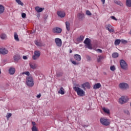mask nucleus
I'll list each match as a JSON object with an SVG mask.
<instances>
[{
    "instance_id": "1",
    "label": "nucleus",
    "mask_w": 131,
    "mask_h": 131,
    "mask_svg": "<svg viewBox=\"0 0 131 131\" xmlns=\"http://www.w3.org/2000/svg\"><path fill=\"white\" fill-rule=\"evenodd\" d=\"M73 90H74L75 92L77 93V94L78 96H79V97H83L84 96H85V92L79 87L74 86L73 87Z\"/></svg>"
},
{
    "instance_id": "2",
    "label": "nucleus",
    "mask_w": 131,
    "mask_h": 131,
    "mask_svg": "<svg viewBox=\"0 0 131 131\" xmlns=\"http://www.w3.org/2000/svg\"><path fill=\"white\" fill-rule=\"evenodd\" d=\"M26 84L28 86L32 88L34 85V82L33 81V78L31 76H28L26 78Z\"/></svg>"
},
{
    "instance_id": "3",
    "label": "nucleus",
    "mask_w": 131,
    "mask_h": 131,
    "mask_svg": "<svg viewBox=\"0 0 131 131\" xmlns=\"http://www.w3.org/2000/svg\"><path fill=\"white\" fill-rule=\"evenodd\" d=\"M100 122L102 124V125H105V126H108L110 125V120L105 118H101L100 119Z\"/></svg>"
},
{
    "instance_id": "4",
    "label": "nucleus",
    "mask_w": 131,
    "mask_h": 131,
    "mask_svg": "<svg viewBox=\"0 0 131 131\" xmlns=\"http://www.w3.org/2000/svg\"><path fill=\"white\" fill-rule=\"evenodd\" d=\"M120 65L121 66V68L123 69V70H127L128 69V66L127 63L124 60L122 59L120 61Z\"/></svg>"
},
{
    "instance_id": "5",
    "label": "nucleus",
    "mask_w": 131,
    "mask_h": 131,
    "mask_svg": "<svg viewBox=\"0 0 131 131\" xmlns=\"http://www.w3.org/2000/svg\"><path fill=\"white\" fill-rule=\"evenodd\" d=\"M119 88L121 90H125L129 89V86L128 85V84H127V83L122 82L119 84Z\"/></svg>"
},
{
    "instance_id": "6",
    "label": "nucleus",
    "mask_w": 131,
    "mask_h": 131,
    "mask_svg": "<svg viewBox=\"0 0 131 131\" xmlns=\"http://www.w3.org/2000/svg\"><path fill=\"white\" fill-rule=\"evenodd\" d=\"M84 43L87 46L88 49L89 50H92L93 47L92 46V45L91 44V39L89 38H86V39L84 41Z\"/></svg>"
},
{
    "instance_id": "7",
    "label": "nucleus",
    "mask_w": 131,
    "mask_h": 131,
    "mask_svg": "<svg viewBox=\"0 0 131 131\" xmlns=\"http://www.w3.org/2000/svg\"><path fill=\"white\" fill-rule=\"evenodd\" d=\"M128 101V98L127 96H122L119 99V102L120 104L122 105V104H125L126 102Z\"/></svg>"
},
{
    "instance_id": "8",
    "label": "nucleus",
    "mask_w": 131,
    "mask_h": 131,
    "mask_svg": "<svg viewBox=\"0 0 131 131\" xmlns=\"http://www.w3.org/2000/svg\"><path fill=\"white\" fill-rule=\"evenodd\" d=\"M40 57V51H35L34 52V55L32 56L33 60H37Z\"/></svg>"
},
{
    "instance_id": "9",
    "label": "nucleus",
    "mask_w": 131,
    "mask_h": 131,
    "mask_svg": "<svg viewBox=\"0 0 131 131\" xmlns=\"http://www.w3.org/2000/svg\"><path fill=\"white\" fill-rule=\"evenodd\" d=\"M55 42L56 46L59 48L62 47V40L59 38H56L55 39Z\"/></svg>"
},
{
    "instance_id": "10",
    "label": "nucleus",
    "mask_w": 131,
    "mask_h": 131,
    "mask_svg": "<svg viewBox=\"0 0 131 131\" xmlns=\"http://www.w3.org/2000/svg\"><path fill=\"white\" fill-rule=\"evenodd\" d=\"M81 88L84 90V91H85L86 89H88L90 90L91 89V85L90 84V83L89 82H85L81 85Z\"/></svg>"
},
{
    "instance_id": "11",
    "label": "nucleus",
    "mask_w": 131,
    "mask_h": 131,
    "mask_svg": "<svg viewBox=\"0 0 131 131\" xmlns=\"http://www.w3.org/2000/svg\"><path fill=\"white\" fill-rule=\"evenodd\" d=\"M105 28L111 32V33H113V32H114V28H113L111 25H106L105 26Z\"/></svg>"
},
{
    "instance_id": "12",
    "label": "nucleus",
    "mask_w": 131,
    "mask_h": 131,
    "mask_svg": "<svg viewBox=\"0 0 131 131\" xmlns=\"http://www.w3.org/2000/svg\"><path fill=\"white\" fill-rule=\"evenodd\" d=\"M52 32L53 33H61L62 32V29L59 27H55L52 29Z\"/></svg>"
},
{
    "instance_id": "13",
    "label": "nucleus",
    "mask_w": 131,
    "mask_h": 131,
    "mask_svg": "<svg viewBox=\"0 0 131 131\" xmlns=\"http://www.w3.org/2000/svg\"><path fill=\"white\" fill-rule=\"evenodd\" d=\"M58 17H60V18H64L65 16H66V13H65V12L62 11H57V13Z\"/></svg>"
},
{
    "instance_id": "14",
    "label": "nucleus",
    "mask_w": 131,
    "mask_h": 131,
    "mask_svg": "<svg viewBox=\"0 0 131 131\" xmlns=\"http://www.w3.org/2000/svg\"><path fill=\"white\" fill-rule=\"evenodd\" d=\"M9 53V51L5 48H0V54L2 55H7Z\"/></svg>"
},
{
    "instance_id": "15",
    "label": "nucleus",
    "mask_w": 131,
    "mask_h": 131,
    "mask_svg": "<svg viewBox=\"0 0 131 131\" xmlns=\"http://www.w3.org/2000/svg\"><path fill=\"white\" fill-rule=\"evenodd\" d=\"M73 57L76 61H77L78 62L81 61V56L79 54H75Z\"/></svg>"
},
{
    "instance_id": "16",
    "label": "nucleus",
    "mask_w": 131,
    "mask_h": 131,
    "mask_svg": "<svg viewBox=\"0 0 131 131\" xmlns=\"http://www.w3.org/2000/svg\"><path fill=\"white\" fill-rule=\"evenodd\" d=\"M29 65L31 69H36V68L37 67V65L35 62H30Z\"/></svg>"
},
{
    "instance_id": "17",
    "label": "nucleus",
    "mask_w": 131,
    "mask_h": 131,
    "mask_svg": "<svg viewBox=\"0 0 131 131\" xmlns=\"http://www.w3.org/2000/svg\"><path fill=\"white\" fill-rule=\"evenodd\" d=\"M35 10L37 13H41V12H42V11L45 10V8H40L38 6H37L35 8Z\"/></svg>"
},
{
    "instance_id": "18",
    "label": "nucleus",
    "mask_w": 131,
    "mask_h": 131,
    "mask_svg": "<svg viewBox=\"0 0 131 131\" xmlns=\"http://www.w3.org/2000/svg\"><path fill=\"white\" fill-rule=\"evenodd\" d=\"M13 58L15 62H18L21 59V56L19 55H16L14 56Z\"/></svg>"
},
{
    "instance_id": "19",
    "label": "nucleus",
    "mask_w": 131,
    "mask_h": 131,
    "mask_svg": "<svg viewBox=\"0 0 131 131\" xmlns=\"http://www.w3.org/2000/svg\"><path fill=\"white\" fill-rule=\"evenodd\" d=\"M102 86V85H101V83H97L94 85L93 89L94 90H98V89H100Z\"/></svg>"
},
{
    "instance_id": "20",
    "label": "nucleus",
    "mask_w": 131,
    "mask_h": 131,
    "mask_svg": "<svg viewBox=\"0 0 131 131\" xmlns=\"http://www.w3.org/2000/svg\"><path fill=\"white\" fill-rule=\"evenodd\" d=\"M58 93L60 94V95H64V94H65V89H64L63 87H61L58 91Z\"/></svg>"
},
{
    "instance_id": "21",
    "label": "nucleus",
    "mask_w": 131,
    "mask_h": 131,
    "mask_svg": "<svg viewBox=\"0 0 131 131\" xmlns=\"http://www.w3.org/2000/svg\"><path fill=\"white\" fill-rule=\"evenodd\" d=\"M83 39H84V36L81 35L77 38V41L79 42H81V41H83Z\"/></svg>"
},
{
    "instance_id": "22",
    "label": "nucleus",
    "mask_w": 131,
    "mask_h": 131,
    "mask_svg": "<svg viewBox=\"0 0 131 131\" xmlns=\"http://www.w3.org/2000/svg\"><path fill=\"white\" fill-rule=\"evenodd\" d=\"M77 17L80 20H82V19L84 18V14L83 13H79L77 14Z\"/></svg>"
},
{
    "instance_id": "23",
    "label": "nucleus",
    "mask_w": 131,
    "mask_h": 131,
    "mask_svg": "<svg viewBox=\"0 0 131 131\" xmlns=\"http://www.w3.org/2000/svg\"><path fill=\"white\" fill-rule=\"evenodd\" d=\"M5 12V7L3 5H0V15Z\"/></svg>"
},
{
    "instance_id": "24",
    "label": "nucleus",
    "mask_w": 131,
    "mask_h": 131,
    "mask_svg": "<svg viewBox=\"0 0 131 131\" xmlns=\"http://www.w3.org/2000/svg\"><path fill=\"white\" fill-rule=\"evenodd\" d=\"M15 71H16V70L14 68H11L9 69V73L11 75L14 74Z\"/></svg>"
},
{
    "instance_id": "25",
    "label": "nucleus",
    "mask_w": 131,
    "mask_h": 131,
    "mask_svg": "<svg viewBox=\"0 0 131 131\" xmlns=\"http://www.w3.org/2000/svg\"><path fill=\"white\" fill-rule=\"evenodd\" d=\"M66 26L67 30H68V31H69L70 30V23H69V21L66 22Z\"/></svg>"
},
{
    "instance_id": "26",
    "label": "nucleus",
    "mask_w": 131,
    "mask_h": 131,
    "mask_svg": "<svg viewBox=\"0 0 131 131\" xmlns=\"http://www.w3.org/2000/svg\"><path fill=\"white\" fill-rule=\"evenodd\" d=\"M14 39L16 41H19L20 40L19 39V37L18 36V34L16 32L14 33Z\"/></svg>"
},
{
    "instance_id": "27",
    "label": "nucleus",
    "mask_w": 131,
    "mask_h": 131,
    "mask_svg": "<svg viewBox=\"0 0 131 131\" xmlns=\"http://www.w3.org/2000/svg\"><path fill=\"white\" fill-rule=\"evenodd\" d=\"M102 110L105 113H106V114H110V110L109 109L103 107Z\"/></svg>"
},
{
    "instance_id": "28",
    "label": "nucleus",
    "mask_w": 131,
    "mask_h": 131,
    "mask_svg": "<svg viewBox=\"0 0 131 131\" xmlns=\"http://www.w3.org/2000/svg\"><path fill=\"white\" fill-rule=\"evenodd\" d=\"M0 37L1 39H7L8 38V37H7V35L6 34H1L0 35Z\"/></svg>"
},
{
    "instance_id": "29",
    "label": "nucleus",
    "mask_w": 131,
    "mask_h": 131,
    "mask_svg": "<svg viewBox=\"0 0 131 131\" xmlns=\"http://www.w3.org/2000/svg\"><path fill=\"white\" fill-rule=\"evenodd\" d=\"M126 5L127 7L131 8V0H126Z\"/></svg>"
},
{
    "instance_id": "30",
    "label": "nucleus",
    "mask_w": 131,
    "mask_h": 131,
    "mask_svg": "<svg viewBox=\"0 0 131 131\" xmlns=\"http://www.w3.org/2000/svg\"><path fill=\"white\" fill-rule=\"evenodd\" d=\"M35 44L36 46H37V47H42V43L38 42L37 40L35 41Z\"/></svg>"
},
{
    "instance_id": "31",
    "label": "nucleus",
    "mask_w": 131,
    "mask_h": 131,
    "mask_svg": "<svg viewBox=\"0 0 131 131\" xmlns=\"http://www.w3.org/2000/svg\"><path fill=\"white\" fill-rule=\"evenodd\" d=\"M119 56V54H118V53L115 52L112 54L113 58H118Z\"/></svg>"
},
{
    "instance_id": "32",
    "label": "nucleus",
    "mask_w": 131,
    "mask_h": 131,
    "mask_svg": "<svg viewBox=\"0 0 131 131\" xmlns=\"http://www.w3.org/2000/svg\"><path fill=\"white\" fill-rule=\"evenodd\" d=\"M103 59H104V56L103 55L98 56V58H97V62H101Z\"/></svg>"
},
{
    "instance_id": "33",
    "label": "nucleus",
    "mask_w": 131,
    "mask_h": 131,
    "mask_svg": "<svg viewBox=\"0 0 131 131\" xmlns=\"http://www.w3.org/2000/svg\"><path fill=\"white\" fill-rule=\"evenodd\" d=\"M114 3H115L116 4V5H118L119 6H120L121 7H122L123 6V4H122V3H121V2L119 1H114Z\"/></svg>"
},
{
    "instance_id": "34",
    "label": "nucleus",
    "mask_w": 131,
    "mask_h": 131,
    "mask_svg": "<svg viewBox=\"0 0 131 131\" xmlns=\"http://www.w3.org/2000/svg\"><path fill=\"white\" fill-rule=\"evenodd\" d=\"M120 42H121V40H120L119 39H116L115 41V45L119 46V45H120Z\"/></svg>"
},
{
    "instance_id": "35",
    "label": "nucleus",
    "mask_w": 131,
    "mask_h": 131,
    "mask_svg": "<svg viewBox=\"0 0 131 131\" xmlns=\"http://www.w3.org/2000/svg\"><path fill=\"white\" fill-rule=\"evenodd\" d=\"M16 2L18 3V5H20V6H24V4L22 3V2L20 0H15Z\"/></svg>"
},
{
    "instance_id": "36",
    "label": "nucleus",
    "mask_w": 131,
    "mask_h": 131,
    "mask_svg": "<svg viewBox=\"0 0 131 131\" xmlns=\"http://www.w3.org/2000/svg\"><path fill=\"white\" fill-rule=\"evenodd\" d=\"M21 74L23 75L25 74L26 75H27V76H29V75H30V73L28 71H27V72H24L21 73Z\"/></svg>"
},
{
    "instance_id": "37",
    "label": "nucleus",
    "mask_w": 131,
    "mask_h": 131,
    "mask_svg": "<svg viewBox=\"0 0 131 131\" xmlns=\"http://www.w3.org/2000/svg\"><path fill=\"white\" fill-rule=\"evenodd\" d=\"M71 61L72 64H73L74 65H79V62H76V61H74V60H71Z\"/></svg>"
},
{
    "instance_id": "38",
    "label": "nucleus",
    "mask_w": 131,
    "mask_h": 131,
    "mask_svg": "<svg viewBox=\"0 0 131 131\" xmlns=\"http://www.w3.org/2000/svg\"><path fill=\"white\" fill-rule=\"evenodd\" d=\"M11 116H12V114L8 113L6 116L7 119L8 120V119H10V117H11Z\"/></svg>"
},
{
    "instance_id": "39",
    "label": "nucleus",
    "mask_w": 131,
    "mask_h": 131,
    "mask_svg": "<svg viewBox=\"0 0 131 131\" xmlns=\"http://www.w3.org/2000/svg\"><path fill=\"white\" fill-rule=\"evenodd\" d=\"M32 131H38L37 128L35 126H33L32 128Z\"/></svg>"
},
{
    "instance_id": "40",
    "label": "nucleus",
    "mask_w": 131,
    "mask_h": 131,
    "mask_svg": "<svg viewBox=\"0 0 131 131\" xmlns=\"http://www.w3.org/2000/svg\"><path fill=\"white\" fill-rule=\"evenodd\" d=\"M86 14L88 15V16H91L92 15V13H91V11H90V10H87L86 11Z\"/></svg>"
},
{
    "instance_id": "41",
    "label": "nucleus",
    "mask_w": 131,
    "mask_h": 131,
    "mask_svg": "<svg viewBox=\"0 0 131 131\" xmlns=\"http://www.w3.org/2000/svg\"><path fill=\"white\" fill-rule=\"evenodd\" d=\"M121 42H122V43H124V44L127 43V41H126V40H124L123 39H122L121 40Z\"/></svg>"
},
{
    "instance_id": "42",
    "label": "nucleus",
    "mask_w": 131,
    "mask_h": 131,
    "mask_svg": "<svg viewBox=\"0 0 131 131\" xmlns=\"http://www.w3.org/2000/svg\"><path fill=\"white\" fill-rule=\"evenodd\" d=\"M62 75H63V73H58L56 74V76L57 77H60V76H62Z\"/></svg>"
},
{
    "instance_id": "43",
    "label": "nucleus",
    "mask_w": 131,
    "mask_h": 131,
    "mask_svg": "<svg viewBox=\"0 0 131 131\" xmlns=\"http://www.w3.org/2000/svg\"><path fill=\"white\" fill-rule=\"evenodd\" d=\"M110 69L112 71H115V67L114 66H111L110 67Z\"/></svg>"
},
{
    "instance_id": "44",
    "label": "nucleus",
    "mask_w": 131,
    "mask_h": 131,
    "mask_svg": "<svg viewBox=\"0 0 131 131\" xmlns=\"http://www.w3.org/2000/svg\"><path fill=\"white\" fill-rule=\"evenodd\" d=\"M95 51H96V52H97V53H102V50H101L100 49H97Z\"/></svg>"
},
{
    "instance_id": "45",
    "label": "nucleus",
    "mask_w": 131,
    "mask_h": 131,
    "mask_svg": "<svg viewBox=\"0 0 131 131\" xmlns=\"http://www.w3.org/2000/svg\"><path fill=\"white\" fill-rule=\"evenodd\" d=\"M125 114H127V115H129V111L127 110H125L124 111Z\"/></svg>"
},
{
    "instance_id": "46",
    "label": "nucleus",
    "mask_w": 131,
    "mask_h": 131,
    "mask_svg": "<svg viewBox=\"0 0 131 131\" xmlns=\"http://www.w3.org/2000/svg\"><path fill=\"white\" fill-rule=\"evenodd\" d=\"M21 17L22 18H25V17H26V13H23L21 14Z\"/></svg>"
},
{
    "instance_id": "47",
    "label": "nucleus",
    "mask_w": 131,
    "mask_h": 131,
    "mask_svg": "<svg viewBox=\"0 0 131 131\" xmlns=\"http://www.w3.org/2000/svg\"><path fill=\"white\" fill-rule=\"evenodd\" d=\"M40 97H41V94H40V93H39L38 95L36 96V98H37L38 99H39Z\"/></svg>"
},
{
    "instance_id": "48",
    "label": "nucleus",
    "mask_w": 131,
    "mask_h": 131,
    "mask_svg": "<svg viewBox=\"0 0 131 131\" xmlns=\"http://www.w3.org/2000/svg\"><path fill=\"white\" fill-rule=\"evenodd\" d=\"M111 18H112V19H113V20H115L116 21V20H117V19H116V17H115V16H111Z\"/></svg>"
},
{
    "instance_id": "49",
    "label": "nucleus",
    "mask_w": 131,
    "mask_h": 131,
    "mask_svg": "<svg viewBox=\"0 0 131 131\" xmlns=\"http://www.w3.org/2000/svg\"><path fill=\"white\" fill-rule=\"evenodd\" d=\"M23 58L24 59V60H27V56H24L23 57Z\"/></svg>"
},
{
    "instance_id": "50",
    "label": "nucleus",
    "mask_w": 131,
    "mask_h": 131,
    "mask_svg": "<svg viewBox=\"0 0 131 131\" xmlns=\"http://www.w3.org/2000/svg\"><path fill=\"white\" fill-rule=\"evenodd\" d=\"M36 124V123H35V122H32V125H33V126H35V125Z\"/></svg>"
},
{
    "instance_id": "51",
    "label": "nucleus",
    "mask_w": 131,
    "mask_h": 131,
    "mask_svg": "<svg viewBox=\"0 0 131 131\" xmlns=\"http://www.w3.org/2000/svg\"><path fill=\"white\" fill-rule=\"evenodd\" d=\"M105 0H101V2H102V3L103 5H104V4H105Z\"/></svg>"
},
{
    "instance_id": "52",
    "label": "nucleus",
    "mask_w": 131,
    "mask_h": 131,
    "mask_svg": "<svg viewBox=\"0 0 131 131\" xmlns=\"http://www.w3.org/2000/svg\"><path fill=\"white\" fill-rule=\"evenodd\" d=\"M72 53V50L71 49L70 50V54H71Z\"/></svg>"
},
{
    "instance_id": "53",
    "label": "nucleus",
    "mask_w": 131,
    "mask_h": 131,
    "mask_svg": "<svg viewBox=\"0 0 131 131\" xmlns=\"http://www.w3.org/2000/svg\"><path fill=\"white\" fill-rule=\"evenodd\" d=\"M88 60H91V57H90V56H88Z\"/></svg>"
},
{
    "instance_id": "54",
    "label": "nucleus",
    "mask_w": 131,
    "mask_h": 131,
    "mask_svg": "<svg viewBox=\"0 0 131 131\" xmlns=\"http://www.w3.org/2000/svg\"><path fill=\"white\" fill-rule=\"evenodd\" d=\"M1 73H2V72L1 71V70H0V74H1Z\"/></svg>"
}]
</instances>
